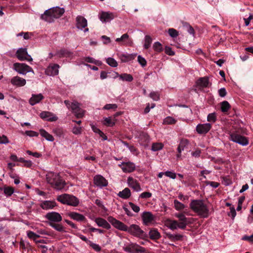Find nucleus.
<instances>
[{
	"label": "nucleus",
	"instance_id": "nucleus-1",
	"mask_svg": "<svg viewBox=\"0 0 253 253\" xmlns=\"http://www.w3.org/2000/svg\"><path fill=\"white\" fill-rule=\"evenodd\" d=\"M107 220L115 228L119 230L127 232L131 235L141 239H144L147 236L143 230L141 229L140 227L136 224H132L128 227L123 222L116 219L112 216H108Z\"/></svg>",
	"mask_w": 253,
	"mask_h": 253
},
{
	"label": "nucleus",
	"instance_id": "nucleus-2",
	"mask_svg": "<svg viewBox=\"0 0 253 253\" xmlns=\"http://www.w3.org/2000/svg\"><path fill=\"white\" fill-rule=\"evenodd\" d=\"M191 209L198 215L202 218H207L209 216V210L202 200H193L190 204Z\"/></svg>",
	"mask_w": 253,
	"mask_h": 253
},
{
	"label": "nucleus",
	"instance_id": "nucleus-3",
	"mask_svg": "<svg viewBox=\"0 0 253 253\" xmlns=\"http://www.w3.org/2000/svg\"><path fill=\"white\" fill-rule=\"evenodd\" d=\"M46 181L51 186L57 190H61L65 185V181L62 179L58 173L48 172L46 175Z\"/></svg>",
	"mask_w": 253,
	"mask_h": 253
},
{
	"label": "nucleus",
	"instance_id": "nucleus-4",
	"mask_svg": "<svg viewBox=\"0 0 253 253\" xmlns=\"http://www.w3.org/2000/svg\"><path fill=\"white\" fill-rule=\"evenodd\" d=\"M56 200L62 204L73 207H77L80 203V200L77 197L68 194H63L58 195Z\"/></svg>",
	"mask_w": 253,
	"mask_h": 253
},
{
	"label": "nucleus",
	"instance_id": "nucleus-5",
	"mask_svg": "<svg viewBox=\"0 0 253 253\" xmlns=\"http://www.w3.org/2000/svg\"><path fill=\"white\" fill-rule=\"evenodd\" d=\"M64 103L68 109H70L77 118H81L84 115V111L80 108V104L77 101L71 103L69 100H65Z\"/></svg>",
	"mask_w": 253,
	"mask_h": 253
},
{
	"label": "nucleus",
	"instance_id": "nucleus-6",
	"mask_svg": "<svg viewBox=\"0 0 253 253\" xmlns=\"http://www.w3.org/2000/svg\"><path fill=\"white\" fill-rule=\"evenodd\" d=\"M13 69L20 74L26 75L27 73H34L33 69L25 63H15L13 64Z\"/></svg>",
	"mask_w": 253,
	"mask_h": 253
},
{
	"label": "nucleus",
	"instance_id": "nucleus-7",
	"mask_svg": "<svg viewBox=\"0 0 253 253\" xmlns=\"http://www.w3.org/2000/svg\"><path fill=\"white\" fill-rule=\"evenodd\" d=\"M123 248L126 252L128 253H143L146 251L144 247L132 243L124 246Z\"/></svg>",
	"mask_w": 253,
	"mask_h": 253
},
{
	"label": "nucleus",
	"instance_id": "nucleus-8",
	"mask_svg": "<svg viewBox=\"0 0 253 253\" xmlns=\"http://www.w3.org/2000/svg\"><path fill=\"white\" fill-rule=\"evenodd\" d=\"M16 56L20 61L27 60L30 62L33 61V58L28 53L26 48H18L16 52Z\"/></svg>",
	"mask_w": 253,
	"mask_h": 253
},
{
	"label": "nucleus",
	"instance_id": "nucleus-9",
	"mask_svg": "<svg viewBox=\"0 0 253 253\" xmlns=\"http://www.w3.org/2000/svg\"><path fill=\"white\" fill-rule=\"evenodd\" d=\"M230 137L231 140L242 146H246L249 144V141L246 137L236 133H231Z\"/></svg>",
	"mask_w": 253,
	"mask_h": 253
},
{
	"label": "nucleus",
	"instance_id": "nucleus-10",
	"mask_svg": "<svg viewBox=\"0 0 253 253\" xmlns=\"http://www.w3.org/2000/svg\"><path fill=\"white\" fill-rule=\"evenodd\" d=\"M45 218L49 221V223H58L60 222L62 217L61 214L57 212L52 211L46 213Z\"/></svg>",
	"mask_w": 253,
	"mask_h": 253
},
{
	"label": "nucleus",
	"instance_id": "nucleus-11",
	"mask_svg": "<svg viewBox=\"0 0 253 253\" xmlns=\"http://www.w3.org/2000/svg\"><path fill=\"white\" fill-rule=\"evenodd\" d=\"M115 17V14L111 12L102 11L99 14V19L103 23L109 22L112 20Z\"/></svg>",
	"mask_w": 253,
	"mask_h": 253
},
{
	"label": "nucleus",
	"instance_id": "nucleus-12",
	"mask_svg": "<svg viewBox=\"0 0 253 253\" xmlns=\"http://www.w3.org/2000/svg\"><path fill=\"white\" fill-rule=\"evenodd\" d=\"M211 128V124L210 123L198 124L196 127L198 133L202 134L208 133Z\"/></svg>",
	"mask_w": 253,
	"mask_h": 253
},
{
	"label": "nucleus",
	"instance_id": "nucleus-13",
	"mask_svg": "<svg viewBox=\"0 0 253 253\" xmlns=\"http://www.w3.org/2000/svg\"><path fill=\"white\" fill-rule=\"evenodd\" d=\"M127 183L129 187L133 189L136 192H139L142 190L139 183L132 177L129 176L127 178Z\"/></svg>",
	"mask_w": 253,
	"mask_h": 253
},
{
	"label": "nucleus",
	"instance_id": "nucleus-14",
	"mask_svg": "<svg viewBox=\"0 0 253 253\" xmlns=\"http://www.w3.org/2000/svg\"><path fill=\"white\" fill-rule=\"evenodd\" d=\"M119 166L121 168L124 172H131L135 169V165L133 163L123 162L121 164H119Z\"/></svg>",
	"mask_w": 253,
	"mask_h": 253
},
{
	"label": "nucleus",
	"instance_id": "nucleus-15",
	"mask_svg": "<svg viewBox=\"0 0 253 253\" xmlns=\"http://www.w3.org/2000/svg\"><path fill=\"white\" fill-rule=\"evenodd\" d=\"M93 182L95 185L100 188L105 187L108 185L107 180L101 175H96L93 178Z\"/></svg>",
	"mask_w": 253,
	"mask_h": 253
},
{
	"label": "nucleus",
	"instance_id": "nucleus-16",
	"mask_svg": "<svg viewBox=\"0 0 253 253\" xmlns=\"http://www.w3.org/2000/svg\"><path fill=\"white\" fill-rule=\"evenodd\" d=\"M40 117L49 122H55L58 120V117L53 113L43 111L40 114Z\"/></svg>",
	"mask_w": 253,
	"mask_h": 253
},
{
	"label": "nucleus",
	"instance_id": "nucleus-17",
	"mask_svg": "<svg viewBox=\"0 0 253 253\" xmlns=\"http://www.w3.org/2000/svg\"><path fill=\"white\" fill-rule=\"evenodd\" d=\"M49 11L52 13V17L55 19L60 17L64 13L65 10L64 8L57 6L46 10L47 12Z\"/></svg>",
	"mask_w": 253,
	"mask_h": 253
},
{
	"label": "nucleus",
	"instance_id": "nucleus-18",
	"mask_svg": "<svg viewBox=\"0 0 253 253\" xmlns=\"http://www.w3.org/2000/svg\"><path fill=\"white\" fill-rule=\"evenodd\" d=\"M59 65L57 64L49 65L45 71V74L50 76L57 75L59 73Z\"/></svg>",
	"mask_w": 253,
	"mask_h": 253
},
{
	"label": "nucleus",
	"instance_id": "nucleus-19",
	"mask_svg": "<svg viewBox=\"0 0 253 253\" xmlns=\"http://www.w3.org/2000/svg\"><path fill=\"white\" fill-rule=\"evenodd\" d=\"M56 206H57V205L54 201H43L40 204L41 208L44 210L53 209Z\"/></svg>",
	"mask_w": 253,
	"mask_h": 253
},
{
	"label": "nucleus",
	"instance_id": "nucleus-20",
	"mask_svg": "<svg viewBox=\"0 0 253 253\" xmlns=\"http://www.w3.org/2000/svg\"><path fill=\"white\" fill-rule=\"evenodd\" d=\"M44 99V96L42 93L32 94L31 97L29 99V103L32 106H34Z\"/></svg>",
	"mask_w": 253,
	"mask_h": 253
},
{
	"label": "nucleus",
	"instance_id": "nucleus-21",
	"mask_svg": "<svg viewBox=\"0 0 253 253\" xmlns=\"http://www.w3.org/2000/svg\"><path fill=\"white\" fill-rule=\"evenodd\" d=\"M142 218L144 225H148L154 220V216L151 212L144 211L142 214Z\"/></svg>",
	"mask_w": 253,
	"mask_h": 253
},
{
	"label": "nucleus",
	"instance_id": "nucleus-22",
	"mask_svg": "<svg viewBox=\"0 0 253 253\" xmlns=\"http://www.w3.org/2000/svg\"><path fill=\"white\" fill-rule=\"evenodd\" d=\"M68 215L71 219L78 222L84 221L86 219L85 217L83 214L75 211H70L68 212Z\"/></svg>",
	"mask_w": 253,
	"mask_h": 253
},
{
	"label": "nucleus",
	"instance_id": "nucleus-23",
	"mask_svg": "<svg viewBox=\"0 0 253 253\" xmlns=\"http://www.w3.org/2000/svg\"><path fill=\"white\" fill-rule=\"evenodd\" d=\"M87 25L86 19L82 16H78L76 18V27L78 29L83 30Z\"/></svg>",
	"mask_w": 253,
	"mask_h": 253
},
{
	"label": "nucleus",
	"instance_id": "nucleus-24",
	"mask_svg": "<svg viewBox=\"0 0 253 253\" xmlns=\"http://www.w3.org/2000/svg\"><path fill=\"white\" fill-rule=\"evenodd\" d=\"M189 144V142L187 139H182L181 140L177 147L178 154L176 155L177 158H179L181 157V152L187 147Z\"/></svg>",
	"mask_w": 253,
	"mask_h": 253
},
{
	"label": "nucleus",
	"instance_id": "nucleus-25",
	"mask_svg": "<svg viewBox=\"0 0 253 253\" xmlns=\"http://www.w3.org/2000/svg\"><path fill=\"white\" fill-rule=\"evenodd\" d=\"M196 85L199 89L207 87L209 84V80L207 77L199 78L196 82Z\"/></svg>",
	"mask_w": 253,
	"mask_h": 253
},
{
	"label": "nucleus",
	"instance_id": "nucleus-26",
	"mask_svg": "<svg viewBox=\"0 0 253 253\" xmlns=\"http://www.w3.org/2000/svg\"><path fill=\"white\" fill-rule=\"evenodd\" d=\"M116 42H122V44L131 45L132 43V40L129 38L127 34L123 35L120 38H117Z\"/></svg>",
	"mask_w": 253,
	"mask_h": 253
},
{
	"label": "nucleus",
	"instance_id": "nucleus-27",
	"mask_svg": "<svg viewBox=\"0 0 253 253\" xmlns=\"http://www.w3.org/2000/svg\"><path fill=\"white\" fill-rule=\"evenodd\" d=\"M11 83L13 85L20 87L25 85L26 83V81L23 78L18 76H15L11 79Z\"/></svg>",
	"mask_w": 253,
	"mask_h": 253
},
{
	"label": "nucleus",
	"instance_id": "nucleus-28",
	"mask_svg": "<svg viewBox=\"0 0 253 253\" xmlns=\"http://www.w3.org/2000/svg\"><path fill=\"white\" fill-rule=\"evenodd\" d=\"M95 222L99 227H101L106 229H110L111 225L105 219L101 217L96 218L94 220Z\"/></svg>",
	"mask_w": 253,
	"mask_h": 253
},
{
	"label": "nucleus",
	"instance_id": "nucleus-29",
	"mask_svg": "<svg viewBox=\"0 0 253 253\" xmlns=\"http://www.w3.org/2000/svg\"><path fill=\"white\" fill-rule=\"evenodd\" d=\"M73 53L69 50L65 48H62L56 51L55 55L59 58L70 57L72 56Z\"/></svg>",
	"mask_w": 253,
	"mask_h": 253
},
{
	"label": "nucleus",
	"instance_id": "nucleus-30",
	"mask_svg": "<svg viewBox=\"0 0 253 253\" xmlns=\"http://www.w3.org/2000/svg\"><path fill=\"white\" fill-rule=\"evenodd\" d=\"M149 236L151 240L155 241L160 239L161 237L160 232L155 228H152L149 231Z\"/></svg>",
	"mask_w": 253,
	"mask_h": 253
},
{
	"label": "nucleus",
	"instance_id": "nucleus-31",
	"mask_svg": "<svg viewBox=\"0 0 253 253\" xmlns=\"http://www.w3.org/2000/svg\"><path fill=\"white\" fill-rule=\"evenodd\" d=\"M118 196L123 199H127L131 196L130 190L128 188H125L118 193Z\"/></svg>",
	"mask_w": 253,
	"mask_h": 253
},
{
	"label": "nucleus",
	"instance_id": "nucleus-32",
	"mask_svg": "<svg viewBox=\"0 0 253 253\" xmlns=\"http://www.w3.org/2000/svg\"><path fill=\"white\" fill-rule=\"evenodd\" d=\"M41 19L49 23H51L54 21V18L52 17V14L50 12H47L46 10L45 11L43 14L41 16Z\"/></svg>",
	"mask_w": 253,
	"mask_h": 253
},
{
	"label": "nucleus",
	"instance_id": "nucleus-33",
	"mask_svg": "<svg viewBox=\"0 0 253 253\" xmlns=\"http://www.w3.org/2000/svg\"><path fill=\"white\" fill-rule=\"evenodd\" d=\"M116 119H112L111 117H105L103 118V121L102 123L104 125L107 126L112 127L116 123Z\"/></svg>",
	"mask_w": 253,
	"mask_h": 253
},
{
	"label": "nucleus",
	"instance_id": "nucleus-34",
	"mask_svg": "<svg viewBox=\"0 0 253 253\" xmlns=\"http://www.w3.org/2000/svg\"><path fill=\"white\" fill-rule=\"evenodd\" d=\"M40 134L41 136L43 137H44L47 141L52 142L54 141V139L52 135L48 133L44 129H40Z\"/></svg>",
	"mask_w": 253,
	"mask_h": 253
},
{
	"label": "nucleus",
	"instance_id": "nucleus-35",
	"mask_svg": "<svg viewBox=\"0 0 253 253\" xmlns=\"http://www.w3.org/2000/svg\"><path fill=\"white\" fill-rule=\"evenodd\" d=\"M166 236L168 239L171 241L175 242L176 241L181 240L182 236L179 234H172L171 233H167Z\"/></svg>",
	"mask_w": 253,
	"mask_h": 253
},
{
	"label": "nucleus",
	"instance_id": "nucleus-36",
	"mask_svg": "<svg viewBox=\"0 0 253 253\" xmlns=\"http://www.w3.org/2000/svg\"><path fill=\"white\" fill-rule=\"evenodd\" d=\"M133 79V77L130 74L126 73L121 74L120 76V80L125 81L128 82L132 81Z\"/></svg>",
	"mask_w": 253,
	"mask_h": 253
},
{
	"label": "nucleus",
	"instance_id": "nucleus-37",
	"mask_svg": "<svg viewBox=\"0 0 253 253\" xmlns=\"http://www.w3.org/2000/svg\"><path fill=\"white\" fill-rule=\"evenodd\" d=\"M3 193L7 197L11 196L14 192V188L10 186H4L3 188Z\"/></svg>",
	"mask_w": 253,
	"mask_h": 253
},
{
	"label": "nucleus",
	"instance_id": "nucleus-38",
	"mask_svg": "<svg viewBox=\"0 0 253 253\" xmlns=\"http://www.w3.org/2000/svg\"><path fill=\"white\" fill-rule=\"evenodd\" d=\"M230 108V105L227 101H224L221 103V110L222 112H227Z\"/></svg>",
	"mask_w": 253,
	"mask_h": 253
},
{
	"label": "nucleus",
	"instance_id": "nucleus-39",
	"mask_svg": "<svg viewBox=\"0 0 253 253\" xmlns=\"http://www.w3.org/2000/svg\"><path fill=\"white\" fill-rule=\"evenodd\" d=\"M33 36V34L32 33L23 32H20L16 35L17 37L23 36L25 40H29Z\"/></svg>",
	"mask_w": 253,
	"mask_h": 253
},
{
	"label": "nucleus",
	"instance_id": "nucleus-40",
	"mask_svg": "<svg viewBox=\"0 0 253 253\" xmlns=\"http://www.w3.org/2000/svg\"><path fill=\"white\" fill-rule=\"evenodd\" d=\"M178 221L176 220H170L168 222L167 226L171 230H174L177 228Z\"/></svg>",
	"mask_w": 253,
	"mask_h": 253
},
{
	"label": "nucleus",
	"instance_id": "nucleus-41",
	"mask_svg": "<svg viewBox=\"0 0 253 253\" xmlns=\"http://www.w3.org/2000/svg\"><path fill=\"white\" fill-rule=\"evenodd\" d=\"M49 225L55 229L56 230L59 232L64 231V227L60 224H57L55 223H49Z\"/></svg>",
	"mask_w": 253,
	"mask_h": 253
},
{
	"label": "nucleus",
	"instance_id": "nucleus-42",
	"mask_svg": "<svg viewBox=\"0 0 253 253\" xmlns=\"http://www.w3.org/2000/svg\"><path fill=\"white\" fill-rule=\"evenodd\" d=\"M152 41V39L150 36L146 35L145 37V42L144 44V47L145 49H148L150 47Z\"/></svg>",
	"mask_w": 253,
	"mask_h": 253
},
{
	"label": "nucleus",
	"instance_id": "nucleus-43",
	"mask_svg": "<svg viewBox=\"0 0 253 253\" xmlns=\"http://www.w3.org/2000/svg\"><path fill=\"white\" fill-rule=\"evenodd\" d=\"M174 208L177 211H180L183 210L185 208V206L184 204L179 202L177 200H174L173 201Z\"/></svg>",
	"mask_w": 253,
	"mask_h": 253
},
{
	"label": "nucleus",
	"instance_id": "nucleus-44",
	"mask_svg": "<svg viewBox=\"0 0 253 253\" xmlns=\"http://www.w3.org/2000/svg\"><path fill=\"white\" fill-rule=\"evenodd\" d=\"M107 63L112 67H116L118 66V63L117 61L112 57H109L106 59Z\"/></svg>",
	"mask_w": 253,
	"mask_h": 253
},
{
	"label": "nucleus",
	"instance_id": "nucleus-45",
	"mask_svg": "<svg viewBox=\"0 0 253 253\" xmlns=\"http://www.w3.org/2000/svg\"><path fill=\"white\" fill-rule=\"evenodd\" d=\"M160 94L158 91H152L149 94V97L152 98L154 101H158L160 100Z\"/></svg>",
	"mask_w": 253,
	"mask_h": 253
},
{
	"label": "nucleus",
	"instance_id": "nucleus-46",
	"mask_svg": "<svg viewBox=\"0 0 253 253\" xmlns=\"http://www.w3.org/2000/svg\"><path fill=\"white\" fill-rule=\"evenodd\" d=\"M163 144L161 143H155L152 144L151 150L153 151H157L163 148Z\"/></svg>",
	"mask_w": 253,
	"mask_h": 253
},
{
	"label": "nucleus",
	"instance_id": "nucleus-47",
	"mask_svg": "<svg viewBox=\"0 0 253 253\" xmlns=\"http://www.w3.org/2000/svg\"><path fill=\"white\" fill-rule=\"evenodd\" d=\"M27 235L29 238L33 240L34 241H36L37 238H39L40 237V235L36 234L32 231H27Z\"/></svg>",
	"mask_w": 253,
	"mask_h": 253
},
{
	"label": "nucleus",
	"instance_id": "nucleus-48",
	"mask_svg": "<svg viewBox=\"0 0 253 253\" xmlns=\"http://www.w3.org/2000/svg\"><path fill=\"white\" fill-rule=\"evenodd\" d=\"M216 120V115L215 113H210L208 115L207 121L210 123H214Z\"/></svg>",
	"mask_w": 253,
	"mask_h": 253
},
{
	"label": "nucleus",
	"instance_id": "nucleus-49",
	"mask_svg": "<svg viewBox=\"0 0 253 253\" xmlns=\"http://www.w3.org/2000/svg\"><path fill=\"white\" fill-rule=\"evenodd\" d=\"M153 47L154 50L158 52H160L163 50L162 45L159 42H155Z\"/></svg>",
	"mask_w": 253,
	"mask_h": 253
},
{
	"label": "nucleus",
	"instance_id": "nucleus-50",
	"mask_svg": "<svg viewBox=\"0 0 253 253\" xmlns=\"http://www.w3.org/2000/svg\"><path fill=\"white\" fill-rule=\"evenodd\" d=\"M176 120L171 117H168L164 120V123L166 124H174Z\"/></svg>",
	"mask_w": 253,
	"mask_h": 253
},
{
	"label": "nucleus",
	"instance_id": "nucleus-51",
	"mask_svg": "<svg viewBox=\"0 0 253 253\" xmlns=\"http://www.w3.org/2000/svg\"><path fill=\"white\" fill-rule=\"evenodd\" d=\"M118 106L116 104H107L103 107V109L104 110H116Z\"/></svg>",
	"mask_w": 253,
	"mask_h": 253
},
{
	"label": "nucleus",
	"instance_id": "nucleus-52",
	"mask_svg": "<svg viewBox=\"0 0 253 253\" xmlns=\"http://www.w3.org/2000/svg\"><path fill=\"white\" fill-rule=\"evenodd\" d=\"M152 193L149 192H144L140 194L139 198L141 199H148L152 197Z\"/></svg>",
	"mask_w": 253,
	"mask_h": 253
},
{
	"label": "nucleus",
	"instance_id": "nucleus-53",
	"mask_svg": "<svg viewBox=\"0 0 253 253\" xmlns=\"http://www.w3.org/2000/svg\"><path fill=\"white\" fill-rule=\"evenodd\" d=\"M90 246L95 251L99 252L101 251V248L99 245L93 243L91 241L89 243Z\"/></svg>",
	"mask_w": 253,
	"mask_h": 253
},
{
	"label": "nucleus",
	"instance_id": "nucleus-54",
	"mask_svg": "<svg viewBox=\"0 0 253 253\" xmlns=\"http://www.w3.org/2000/svg\"><path fill=\"white\" fill-rule=\"evenodd\" d=\"M85 61L88 63H94L95 64H100L101 63L99 61L95 60L94 58L90 57H87L85 59Z\"/></svg>",
	"mask_w": 253,
	"mask_h": 253
},
{
	"label": "nucleus",
	"instance_id": "nucleus-55",
	"mask_svg": "<svg viewBox=\"0 0 253 253\" xmlns=\"http://www.w3.org/2000/svg\"><path fill=\"white\" fill-rule=\"evenodd\" d=\"M175 216L179 219L180 221H187V219L183 213H176Z\"/></svg>",
	"mask_w": 253,
	"mask_h": 253
},
{
	"label": "nucleus",
	"instance_id": "nucleus-56",
	"mask_svg": "<svg viewBox=\"0 0 253 253\" xmlns=\"http://www.w3.org/2000/svg\"><path fill=\"white\" fill-rule=\"evenodd\" d=\"M137 60L139 63L142 66L144 67L146 65V61L144 58L142 57L140 55H138L137 57Z\"/></svg>",
	"mask_w": 253,
	"mask_h": 253
},
{
	"label": "nucleus",
	"instance_id": "nucleus-57",
	"mask_svg": "<svg viewBox=\"0 0 253 253\" xmlns=\"http://www.w3.org/2000/svg\"><path fill=\"white\" fill-rule=\"evenodd\" d=\"M95 203L97 206L102 208L104 211H107V209L103 205L102 202L101 200L96 199L95 201Z\"/></svg>",
	"mask_w": 253,
	"mask_h": 253
},
{
	"label": "nucleus",
	"instance_id": "nucleus-58",
	"mask_svg": "<svg viewBox=\"0 0 253 253\" xmlns=\"http://www.w3.org/2000/svg\"><path fill=\"white\" fill-rule=\"evenodd\" d=\"M129 205L130 206L131 209L135 212H138L140 211V208L139 206L135 205L132 202H129L128 203Z\"/></svg>",
	"mask_w": 253,
	"mask_h": 253
},
{
	"label": "nucleus",
	"instance_id": "nucleus-59",
	"mask_svg": "<svg viewBox=\"0 0 253 253\" xmlns=\"http://www.w3.org/2000/svg\"><path fill=\"white\" fill-rule=\"evenodd\" d=\"M169 34L172 38H175L178 35V32L173 28L169 30Z\"/></svg>",
	"mask_w": 253,
	"mask_h": 253
},
{
	"label": "nucleus",
	"instance_id": "nucleus-60",
	"mask_svg": "<svg viewBox=\"0 0 253 253\" xmlns=\"http://www.w3.org/2000/svg\"><path fill=\"white\" fill-rule=\"evenodd\" d=\"M207 185H210L213 188H216L219 185V183L214 181H206Z\"/></svg>",
	"mask_w": 253,
	"mask_h": 253
},
{
	"label": "nucleus",
	"instance_id": "nucleus-61",
	"mask_svg": "<svg viewBox=\"0 0 253 253\" xmlns=\"http://www.w3.org/2000/svg\"><path fill=\"white\" fill-rule=\"evenodd\" d=\"M131 56L130 55L122 54L121 56V59L123 62H126L130 60Z\"/></svg>",
	"mask_w": 253,
	"mask_h": 253
},
{
	"label": "nucleus",
	"instance_id": "nucleus-62",
	"mask_svg": "<svg viewBox=\"0 0 253 253\" xmlns=\"http://www.w3.org/2000/svg\"><path fill=\"white\" fill-rule=\"evenodd\" d=\"M165 175L169 177H170L172 179H175L176 178V173L174 172H173L172 171H167L165 172Z\"/></svg>",
	"mask_w": 253,
	"mask_h": 253
},
{
	"label": "nucleus",
	"instance_id": "nucleus-63",
	"mask_svg": "<svg viewBox=\"0 0 253 253\" xmlns=\"http://www.w3.org/2000/svg\"><path fill=\"white\" fill-rule=\"evenodd\" d=\"M72 132L76 135L80 134L82 133V127L76 126H74L73 128Z\"/></svg>",
	"mask_w": 253,
	"mask_h": 253
},
{
	"label": "nucleus",
	"instance_id": "nucleus-64",
	"mask_svg": "<svg viewBox=\"0 0 253 253\" xmlns=\"http://www.w3.org/2000/svg\"><path fill=\"white\" fill-rule=\"evenodd\" d=\"M25 134L31 137L38 136L39 135V133L33 130H27L25 131Z\"/></svg>",
	"mask_w": 253,
	"mask_h": 253
}]
</instances>
